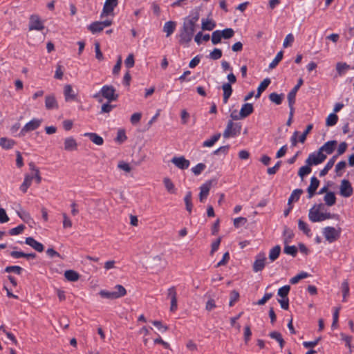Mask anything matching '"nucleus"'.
Listing matches in <instances>:
<instances>
[{"label": "nucleus", "mask_w": 354, "mask_h": 354, "mask_svg": "<svg viewBox=\"0 0 354 354\" xmlns=\"http://www.w3.org/2000/svg\"><path fill=\"white\" fill-rule=\"evenodd\" d=\"M337 142L336 140H329L324 143L317 152L311 153L306 160V163L310 165H317L323 162L326 158V155L324 154L322 151H325L327 154H331L336 146Z\"/></svg>", "instance_id": "obj_2"}, {"label": "nucleus", "mask_w": 354, "mask_h": 354, "mask_svg": "<svg viewBox=\"0 0 354 354\" xmlns=\"http://www.w3.org/2000/svg\"><path fill=\"white\" fill-rule=\"evenodd\" d=\"M163 183L165 185V187L166 189L171 194H175L176 193V189L174 184L169 178H165L163 179Z\"/></svg>", "instance_id": "obj_40"}, {"label": "nucleus", "mask_w": 354, "mask_h": 354, "mask_svg": "<svg viewBox=\"0 0 354 354\" xmlns=\"http://www.w3.org/2000/svg\"><path fill=\"white\" fill-rule=\"evenodd\" d=\"M217 180L216 179H211L207 180L205 183H203L200 187V194H199V199L201 202H204V200L207 198L209 190L213 185H216Z\"/></svg>", "instance_id": "obj_6"}, {"label": "nucleus", "mask_w": 354, "mask_h": 354, "mask_svg": "<svg viewBox=\"0 0 354 354\" xmlns=\"http://www.w3.org/2000/svg\"><path fill=\"white\" fill-rule=\"evenodd\" d=\"M223 55L222 50L220 48H215L209 55V57L213 60L220 59Z\"/></svg>", "instance_id": "obj_56"}, {"label": "nucleus", "mask_w": 354, "mask_h": 354, "mask_svg": "<svg viewBox=\"0 0 354 354\" xmlns=\"http://www.w3.org/2000/svg\"><path fill=\"white\" fill-rule=\"evenodd\" d=\"M353 192L351 183L348 180L344 179L340 185V194L346 198L350 197Z\"/></svg>", "instance_id": "obj_10"}, {"label": "nucleus", "mask_w": 354, "mask_h": 354, "mask_svg": "<svg viewBox=\"0 0 354 354\" xmlns=\"http://www.w3.org/2000/svg\"><path fill=\"white\" fill-rule=\"evenodd\" d=\"M222 38L225 39H228L234 37V31L231 28H227L222 30H220Z\"/></svg>", "instance_id": "obj_49"}, {"label": "nucleus", "mask_w": 354, "mask_h": 354, "mask_svg": "<svg viewBox=\"0 0 354 354\" xmlns=\"http://www.w3.org/2000/svg\"><path fill=\"white\" fill-rule=\"evenodd\" d=\"M118 0H106L104 4L100 17L103 18L106 16L113 15L114 8L118 6Z\"/></svg>", "instance_id": "obj_8"}, {"label": "nucleus", "mask_w": 354, "mask_h": 354, "mask_svg": "<svg viewBox=\"0 0 354 354\" xmlns=\"http://www.w3.org/2000/svg\"><path fill=\"white\" fill-rule=\"evenodd\" d=\"M309 276H310V274L308 272L302 271V272H299V274H297V275H295V277H292L290 279V283L291 284H296L300 280H301L303 279H306V278L308 277Z\"/></svg>", "instance_id": "obj_38"}, {"label": "nucleus", "mask_w": 354, "mask_h": 354, "mask_svg": "<svg viewBox=\"0 0 354 354\" xmlns=\"http://www.w3.org/2000/svg\"><path fill=\"white\" fill-rule=\"evenodd\" d=\"M115 290L113 291L115 294L116 299L120 298L126 295L127 290L125 288L120 284L116 285L114 287Z\"/></svg>", "instance_id": "obj_43"}, {"label": "nucleus", "mask_w": 354, "mask_h": 354, "mask_svg": "<svg viewBox=\"0 0 354 354\" xmlns=\"http://www.w3.org/2000/svg\"><path fill=\"white\" fill-rule=\"evenodd\" d=\"M167 297L171 299L170 311L174 312L178 308L177 292L175 286L170 287L167 290Z\"/></svg>", "instance_id": "obj_11"}, {"label": "nucleus", "mask_w": 354, "mask_h": 354, "mask_svg": "<svg viewBox=\"0 0 354 354\" xmlns=\"http://www.w3.org/2000/svg\"><path fill=\"white\" fill-rule=\"evenodd\" d=\"M201 25V28L203 30H212L216 26V24L214 21L205 19H202Z\"/></svg>", "instance_id": "obj_39"}, {"label": "nucleus", "mask_w": 354, "mask_h": 354, "mask_svg": "<svg viewBox=\"0 0 354 354\" xmlns=\"http://www.w3.org/2000/svg\"><path fill=\"white\" fill-rule=\"evenodd\" d=\"M281 253V246L279 245H277L272 248L270 249L269 252V259L271 262L277 260Z\"/></svg>", "instance_id": "obj_26"}, {"label": "nucleus", "mask_w": 354, "mask_h": 354, "mask_svg": "<svg viewBox=\"0 0 354 354\" xmlns=\"http://www.w3.org/2000/svg\"><path fill=\"white\" fill-rule=\"evenodd\" d=\"M337 159V156H333L332 158L329 159V160L327 162L326 165L324 167L323 169H322L319 172V176L323 177L326 176L328 171L333 167L335 162Z\"/></svg>", "instance_id": "obj_23"}, {"label": "nucleus", "mask_w": 354, "mask_h": 354, "mask_svg": "<svg viewBox=\"0 0 354 354\" xmlns=\"http://www.w3.org/2000/svg\"><path fill=\"white\" fill-rule=\"evenodd\" d=\"M99 295L102 298H106L109 299H116L115 294L113 291H108L105 290H102L99 292Z\"/></svg>", "instance_id": "obj_54"}, {"label": "nucleus", "mask_w": 354, "mask_h": 354, "mask_svg": "<svg viewBox=\"0 0 354 354\" xmlns=\"http://www.w3.org/2000/svg\"><path fill=\"white\" fill-rule=\"evenodd\" d=\"M311 165L306 163V165L302 166L299 168L298 171V175L303 178L304 176L309 174L312 171V169L310 167Z\"/></svg>", "instance_id": "obj_52"}, {"label": "nucleus", "mask_w": 354, "mask_h": 354, "mask_svg": "<svg viewBox=\"0 0 354 354\" xmlns=\"http://www.w3.org/2000/svg\"><path fill=\"white\" fill-rule=\"evenodd\" d=\"M65 278L69 281H77L80 279V274L73 270H68L64 272Z\"/></svg>", "instance_id": "obj_30"}, {"label": "nucleus", "mask_w": 354, "mask_h": 354, "mask_svg": "<svg viewBox=\"0 0 354 354\" xmlns=\"http://www.w3.org/2000/svg\"><path fill=\"white\" fill-rule=\"evenodd\" d=\"M45 106L47 109L58 108V104L54 95H47L46 97Z\"/></svg>", "instance_id": "obj_24"}, {"label": "nucleus", "mask_w": 354, "mask_h": 354, "mask_svg": "<svg viewBox=\"0 0 354 354\" xmlns=\"http://www.w3.org/2000/svg\"><path fill=\"white\" fill-rule=\"evenodd\" d=\"M338 121V116L335 113H332L328 115L326 120V125L328 127H332L337 124Z\"/></svg>", "instance_id": "obj_44"}, {"label": "nucleus", "mask_w": 354, "mask_h": 354, "mask_svg": "<svg viewBox=\"0 0 354 354\" xmlns=\"http://www.w3.org/2000/svg\"><path fill=\"white\" fill-rule=\"evenodd\" d=\"M64 150L67 151H73L77 149V142L73 137H68L64 140Z\"/></svg>", "instance_id": "obj_17"}, {"label": "nucleus", "mask_w": 354, "mask_h": 354, "mask_svg": "<svg viewBox=\"0 0 354 354\" xmlns=\"http://www.w3.org/2000/svg\"><path fill=\"white\" fill-rule=\"evenodd\" d=\"M25 228V225L21 224L14 228L10 229L8 232V234L11 236L18 235L21 234Z\"/></svg>", "instance_id": "obj_55"}, {"label": "nucleus", "mask_w": 354, "mask_h": 354, "mask_svg": "<svg viewBox=\"0 0 354 354\" xmlns=\"http://www.w3.org/2000/svg\"><path fill=\"white\" fill-rule=\"evenodd\" d=\"M348 64L345 62H338L336 65V70L339 75L344 74L346 70L352 68Z\"/></svg>", "instance_id": "obj_45"}, {"label": "nucleus", "mask_w": 354, "mask_h": 354, "mask_svg": "<svg viewBox=\"0 0 354 354\" xmlns=\"http://www.w3.org/2000/svg\"><path fill=\"white\" fill-rule=\"evenodd\" d=\"M241 129L242 124L241 122H234L232 120H230L223 133V136L225 139L236 138L241 134Z\"/></svg>", "instance_id": "obj_3"}, {"label": "nucleus", "mask_w": 354, "mask_h": 354, "mask_svg": "<svg viewBox=\"0 0 354 354\" xmlns=\"http://www.w3.org/2000/svg\"><path fill=\"white\" fill-rule=\"evenodd\" d=\"M171 162L175 165L176 167L180 169H186L189 167L190 162L187 160L184 156H174L171 160Z\"/></svg>", "instance_id": "obj_13"}, {"label": "nucleus", "mask_w": 354, "mask_h": 354, "mask_svg": "<svg viewBox=\"0 0 354 354\" xmlns=\"http://www.w3.org/2000/svg\"><path fill=\"white\" fill-rule=\"evenodd\" d=\"M25 243L32 247L36 251L41 252L44 250V245L36 241L33 237L29 236L26 238Z\"/></svg>", "instance_id": "obj_16"}, {"label": "nucleus", "mask_w": 354, "mask_h": 354, "mask_svg": "<svg viewBox=\"0 0 354 354\" xmlns=\"http://www.w3.org/2000/svg\"><path fill=\"white\" fill-rule=\"evenodd\" d=\"M266 257L264 252H259L256 257L252 266L253 271L255 272H261L266 266Z\"/></svg>", "instance_id": "obj_9"}, {"label": "nucleus", "mask_w": 354, "mask_h": 354, "mask_svg": "<svg viewBox=\"0 0 354 354\" xmlns=\"http://www.w3.org/2000/svg\"><path fill=\"white\" fill-rule=\"evenodd\" d=\"M319 183L320 181L317 179V177H311L310 185L307 188L308 198H311L315 194L316 190L317 189Z\"/></svg>", "instance_id": "obj_14"}, {"label": "nucleus", "mask_w": 354, "mask_h": 354, "mask_svg": "<svg viewBox=\"0 0 354 354\" xmlns=\"http://www.w3.org/2000/svg\"><path fill=\"white\" fill-rule=\"evenodd\" d=\"M124 64L127 68H131L134 66L135 60L134 56L132 53L129 54L128 57L126 58V59L124 60Z\"/></svg>", "instance_id": "obj_60"}, {"label": "nucleus", "mask_w": 354, "mask_h": 354, "mask_svg": "<svg viewBox=\"0 0 354 354\" xmlns=\"http://www.w3.org/2000/svg\"><path fill=\"white\" fill-rule=\"evenodd\" d=\"M239 299V293L236 290H232L230 292V299L229 302L230 306H233Z\"/></svg>", "instance_id": "obj_58"}, {"label": "nucleus", "mask_w": 354, "mask_h": 354, "mask_svg": "<svg viewBox=\"0 0 354 354\" xmlns=\"http://www.w3.org/2000/svg\"><path fill=\"white\" fill-rule=\"evenodd\" d=\"M44 26L38 15H31L29 22V30H42Z\"/></svg>", "instance_id": "obj_12"}, {"label": "nucleus", "mask_w": 354, "mask_h": 354, "mask_svg": "<svg viewBox=\"0 0 354 354\" xmlns=\"http://www.w3.org/2000/svg\"><path fill=\"white\" fill-rule=\"evenodd\" d=\"M42 120L34 118L26 123L19 133V137H23L28 131L36 130L41 125Z\"/></svg>", "instance_id": "obj_7"}, {"label": "nucleus", "mask_w": 354, "mask_h": 354, "mask_svg": "<svg viewBox=\"0 0 354 354\" xmlns=\"http://www.w3.org/2000/svg\"><path fill=\"white\" fill-rule=\"evenodd\" d=\"M64 96L66 101L74 100L76 95L74 93L72 86L70 84H67L64 86Z\"/></svg>", "instance_id": "obj_29"}, {"label": "nucleus", "mask_w": 354, "mask_h": 354, "mask_svg": "<svg viewBox=\"0 0 354 354\" xmlns=\"http://www.w3.org/2000/svg\"><path fill=\"white\" fill-rule=\"evenodd\" d=\"M24 269L19 266H9L6 267L4 271L6 272L10 273V272H15V274L20 275Z\"/></svg>", "instance_id": "obj_48"}, {"label": "nucleus", "mask_w": 354, "mask_h": 354, "mask_svg": "<svg viewBox=\"0 0 354 354\" xmlns=\"http://www.w3.org/2000/svg\"><path fill=\"white\" fill-rule=\"evenodd\" d=\"M248 220L245 217H237L234 219V225L236 228H239L240 226L245 225Z\"/></svg>", "instance_id": "obj_62"}, {"label": "nucleus", "mask_w": 354, "mask_h": 354, "mask_svg": "<svg viewBox=\"0 0 354 354\" xmlns=\"http://www.w3.org/2000/svg\"><path fill=\"white\" fill-rule=\"evenodd\" d=\"M210 37L209 34L203 35V32L201 31L198 32L194 37V41L198 44H201L202 42V40L205 41H209Z\"/></svg>", "instance_id": "obj_51"}, {"label": "nucleus", "mask_w": 354, "mask_h": 354, "mask_svg": "<svg viewBox=\"0 0 354 354\" xmlns=\"http://www.w3.org/2000/svg\"><path fill=\"white\" fill-rule=\"evenodd\" d=\"M33 179L32 176L26 175L24 178V182L20 186V190L23 193H26L28 189V187L31 185L32 180Z\"/></svg>", "instance_id": "obj_33"}, {"label": "nucleus", "mask_w": 354, "mask_h": 354, "mask_svg": "<svg viewBox=\"0 0 354 354\" xmlns=\"http://www.w3.org/2000/svg\"><path fill=\"white\" fill-rule=\"evenodd\" d=\"M283 53L282 50H280L277 53L276 57L272 61V62L269 65V68L270 69H272L275 68L278 64L281 62V60L283 59Z\"/></svg>", "instance_id": "obj_47"}, {"label": "nucleus", "mask_w": 354, "mask_h": 354, "mask_svg": "<svg viewBox=\"0 0 354 354\" xmlns=\"http://www.w3.org/2000/svg\"><path fill=\"white\" fill-rule=\"evenodd\" d=\"M205 168L206 165L204 163H198L195 167L192 168V171L194 174V175L198 176Z\"/></svg>", "instance_id": "obj_57"}, {"label": "nucleus", "mask_w": 354, "mask_h": 354, "mask_svg": "<svg viewBox=\"0 0 354 354\" xmlns=\"http://www.w3.org/2000/svg\"><path fill=\"white\" fill-rule=\"evenodd\" d=\"M304 81L302 78H299L298 80L297 84L291 89V91L288 93V102L290 103H295L296 100V95L299 88L303 84Z\"/></svg>", "instance_id": "obj_15"}, {"label": "nucleus", "mask_w": 354, "mask_h": 354, "mask_svg": "<svg viewBox=\"0 0 354 354\" xmlns=\"http://www.w3.org/2000/svg\"><path fill=\"white\" fill-rule=\"evenodd\" d=\"M290 290V286L285 285L281 287L277 292V295L281 297V299L288 298V295Z\"/></svg>", "instance_id": "obj_41"}, {"label": "nucleus", "mask_w": 354, "mask_h": 354, "mask_svg": "<svg viewBox=\"0 0 354 354\" xmlns=\"http://www.w3.org/2000/svg\"><path fill=\"white\" fill-rule=\"evenodd\" d=\"M100 93L109 102H112L117 100L118 98V95L115 94V89L111 85H104L99 93H96L94 95V97H97Z\"/></svg>", "instance_id": "obj_4"}, {"label": "nucleus", "mask_w": 354, "mask_h": 354, "mask_svg": "<svg viewBox=\"0 0 354 354\" xmlns=\"http://www.w3.org/2000/svg\"><path fill=\"white\" fill-rule=\"evenodd\" d=\"M221 133H217L214 134L210 139L206 140L203 142V147H212L215 142H216L221 138Z\"/></svg>", "instance_id": "obj_35"}, {"label": "nucleus", "mask_w": 354, "mask_h": 354, "mask_svg": "<svg viewBox=\"0 0 354 354\" xmlns=\"http://www.w3.org/2000/svg\"><path fill=\"white\" fill-rule=\"evenodd\" d=\"M222 89L223 91V102L224 104H226L232 94L233 89L230 83H224L222 85Z\"/></svg>", "instance_id": "obj_19"}, {"label": "nucleus", "mask_w": 354, "mask_h": 354, "mask_svg": "<svg viewBox=\"0 0 354 354\" xmlns=\"http://www.w3.org/2000/svg\"><path fill=\"white\" fill-rule=\"evenodd\" d=\"M302 193L303 190L301 189H295L293 190L288 198V205H290L292 202L299 201Z\"/></svg>", "instance_id": "obj_37"}, {"label": "nucleus", "mask_w": 354, "mask_h": 354, "mask_svg": "<svg viewBox=\"0 0 354 354\" xmlns=\"http://www.w3.org/2000/svg\"><path fill=\"white\" fill-rule=\"evenodd\" d=\"M254 111L253 105L250 103H245L243 104L240 111L239 116H242L243 118L248 117Z\"/></svg>", "instance_id": "obj_22"}, {"label": "nucleus", "mask_w": 354, "mask_h": 354, "mask_svg": "<svg viewBox=\"0 0 354 354\" xmlns=\"http://www.w3.org/2000/svg\"><path fill=\"white\" fill-rule=\"evenodd\" d=\"M284 99V94L273 92L269 95V100L277 105H280Z\"/></svg>", "instance_id": "obj_28"}, {"label": "nucleus", "mask_w": 354, "mask_h": 354, "mask_svg": "<svg viewBox=\"0 0 354 354\" xmlns=\"http://www.w3.org/2000/svg\"><path fill=\"white\" fill-rule=\"evenodd\" d=\"M192 193L191 191H189L186 193L185 197H184V201L185 203V208L189 213H191L192 211L193 204L192 202Z\"/></svg>", "instance_id": "obj_34"}, {"label": "nucleus", "mask_w": 354, "mask_h": 354, "mask_svg": "<svg viewBox=\"0 0 354 354\" xmlns=\"http://www.w3.org/2000/svg\"><path fill=\"white\" fill-rule=\"evenodd\" d=\"M222 39V36L220 32V30H214L212 34V43L214 45H216L219 43H221Z\"/></svg>", "instance_id": "obj_50"}, {"label": "nucleus", "mask_w": 354, "mask_h": 354, "mask_svg": "<svg viewBox=\"0 0 354 354\" xmlns=\"http://www.w3.org/2000/svg\"><path fill=\"white\" fill-rule=\"evenodd\" d=\"M199 17V12L196 11L185 18L183 28L180 29L179 34L180 44L187 45L192 41Z\"/></svg>", "instance_id": "obj_1"}, {"label": "nucleus", "mask_w": 354, "mask_h": 354, "mask_svg": "<svg viewBox=\"0 0 354 354\" xmlns=\"http://www.w3.org/2000/svg\"><path fill=\"white\" fill-rule=\"evenodd\" d=\"M270 82V80L267 77L260 83L257 88V93L255 95L256 98H259L261 96V93L268 88Z\"/></svg>", "instance_id": "obj_27"}, {"label": "nucleus", "mask_w": 354, "mask_h": 354, "mask_svg": "<svg viewBox=\"0 0 354 354\" xmlns=\"http://www.w3.org/2000/svg\"><path fill=\"white\" fill-rule=\"evenodd\" d=\"M316 206H313L312 208L310 209L308 213L309 220L313 223L321 222V215L322 212H320L319 209H315Z\"/></svg>", "instance_id": "obj_18"}, {"label": "nucleus", "mask_w": 354, "mask_h": 354, "mask_svg": "<svg viewBox=\"0 0 354 354\" xmlns=\"http://www.w3.org/2000/svg\"><path fill=\"white\" fill-rule=\"evenodd\" d=\"M281 161H277V163L272 167H269L268 169H267V173L269 174V175H274L275 174L278 170L279 169L280 167H281Z\"/></svg>", "instance_id": "obj_63"}, {"label": "nucleus", "mask_w": 354, "mask_h": 354, "mask_svg": "<svg viewBox=\"0 0 354 354\" xmlns=\"http://www.w3.org/2000/svg\"><path fill=\"white\" fill-rule=\"evenodd\" d=\"M10 254L14 259H19L24 257L26 258L27 259H33L37 257L35 253H25L21 251H12Z\"/></svg>", "instance_id": "obj_21"}, {"label": "nucleus", "mask_w": 354, "mask_h": 354, "mask_svg": "<svg viewBox=\"0 0 354 354\" xmlns=\"http://www.w3.org/2000/svg\"><path fill=\"white\" fill-rule=\"evenodd\" d=\"M15 144V140L12 139H9L7 138H0V145L3 149H12Z\"/></svg>", "instance_id": "obj_32"}, {"label": "nucleus", "mask_w": 354, "mask_h": 354, "mask_svg": "<svg viewBox=\"0 0 354 354\" xmlns=\"http://www.w3.org/2000/svg\"><path fill=\"white\" fill-rule=\"evenodd\" d=\"M298 227L299 230L302 231L306 236H310V229L308 225L301 219H299L298 221Z\"/></svg>", "instance_id": "obj_42"}, {"label": "nucleus", "mask_w": 354, "mask_h": 354, "mask_svg": "<svg viewBox=\"0 0 354 354\" xmlns=\"http://www.w3.org/2000/svg\"><path fill=\"white\" fill-rule=\"evenodd\" d=\"M151 323L162 333H164L168 330V326L163 325L162 323L159 320L152 321Z\"/></svg>", "instance_id": "obj_61"}, {"label": "nucleus", "mask_w": 354, "mask_h": 354, "mask_svg": "<svg viewBox=\"0 0 354 354\" xmlns=\"http://www.w3.org/2000/svg\"><path fill=\"white\" fill-rule=\"evenodd\" d=\"M110 102H111L108 101L106 103L102 104L100 111L101 113H109L115 107V105L111 104Z\"/></svg>", "instance_id": "obj_59"}, {"label": "nucleus", "mask_w": 354, "mask_h": 354, "mask_svg": "<svg viewBox=\"0 0 354 354\" xmlns=\"http://www.w3.org/2000/svg\"><path fill=\"white\" fill-rule=\"evenodd\" d=\"M84 136L88 138L91 141L97 145L100 146L104 143V139L102 137L96 133H84Z\"/></svg>", "instance_id": "obj_20"}, {"label": "nucleus", "mask_w": 354, "mask_h": 354, "mask_svg": "<svg viewBox=\"0 0 354 354\" xmlns=\"http://www.w3.org/2000/svg\"><path fill=\"white\" fill-rule=\"evenodd\" d=\"M322 233L326 240L331 243L340 237L341 229L337 230L334 227L327 226L323 229Z\"/></svg>", "instance_id": "obj_5"}, {"label": "nucleus", "mask_w": 354, "mask_h": 354, "mask_svg": "<svg viewBox=\"0 0 354 354\" xmlns=\"http://www.w3.org/2000/svg\"><path fill=\"white\" fill-rule=\"evenodd\" d=\"M127 137L126 136L125 131L124 130H119L117 133V136L115 138V140L120 143L123 142L127 140Z\"/></svg>", "instance_id": "obj_64"}, {"label": "nucleus", "mask_w": 354, "mask_h": 354, "mask_svg": "<svg viewBox=\"0 0 354 354\" xmlns=\"http://www.w3.org/2000/svg\"><path fill=\"white\" fill-rule=\"evenodd\" d=\"M313 128V124H308L306 129L304 130V131L299 136V142H300L301 143H304L306 140V137H307L308 134L311 131Z\"/></svg>", "instance_id": "obj_53"}, {"label": "nucleus", "mask_w": 354, "mask_h": 354, "mask_svg": "<svg viewBox=\"0 0 354 354\" xmlns=\"http://www.w3.org/2000/svg\"><path fill=\"white\" fill-rule=\"evenodd\" d=\"M324 200L326 205L328 206H333L336 203V196L334 192H328L324 196Z\"/></svg>", "instance_id": "obj_31"}, {"label": "nucleus", "mask_w": 354, "mask_h": 354, "mask_svg": "<svg viewBox=\"0 0 354 354\" xmlns=\"http://www.w3.org/2000/svg\"><path fill=\"white\" fill-rule=\"evenodd\" d=\"M283 252L288 255L295 257L297 254L298 250L295 245H285Z\"/></svg>", "instance_id": "obj_46"}, {"label": "nucleus", "mask_w": 354, "mask_h": 354, "mask_svg": "<svg viewBox=\"0 0 354 354\" xmlns=\"http://www.w3.org/2000/svg\"><path fill=\"white\" fill-rule=\"evenodd\" d=\"M103 29L104 28L100 21H94L88 26V30H89L93 34L100 32L102 31Z\"/></svg>", "instance_id": "obj_36"}, {"label": "nucleus", "mask_w": 354, "mask_h": 354, "mask_svg": "<svg viewBox=\"0 0 354 354\" xmlns=\"http://www.w3.org/2000/svg\"><path fill=\"white\" fill-rule=\"evenodd\" d=\"M176 23L174 21H167L163 26V31L167 33L166 36H170L176 29Z\"/></svg>", "instance_id": "obj_25"}]
</instances>
